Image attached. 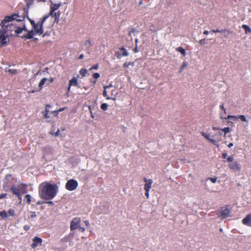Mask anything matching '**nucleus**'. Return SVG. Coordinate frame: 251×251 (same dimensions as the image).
Returning <instances> with one entry per match:
<instances>
[{
  "label": "nucleus",
  "mask_w": 251,
  "mask_h": 251,
  "mask_svg": "<svg viewBox=\"0 0 251 251\" xmlns=\"http://www.w3.org/2000/svg\"><path fill=\"white\" fill-rule=\"evenodd\" d=\"M27 10L24 8L21 15H20L19 13H15L10 16H5L0 23V25L1 26V28L0 29V32L6 33L7 36H9L12 35V32L13 31L18 35L23 31H27L25 25L22 27H19L15 24L11 23L15 20L16 22L23 21L26 17H27Z\"/></svg>",
  "instance_id": "1"
},
{
  "label": "nucleus",
  "mask_w": 251,
  "mask_h": 251,
  "mask_svg": "<svg viewBox=\"0 0 251 251\" xmlns=\"http://www.w3.org/2000/svg\"><path fill=\"white\" fill-rule=\"evenodd\" d=\"M58 191V188L56 184L45 182L40 185L39 195L43 200H51L57 195Z\"/></svg>",
  "instance_id": "2"
},
{
  "label": "nucleus",
  "mask_w": 251,
  "mask_h": 251,
  "mask_svg": "<svg viewBox=\"0 0 251 251\" xmlns=\"http://www.w3.org/2000/svg\"><path fill=\"white\" fill-rule=\"evenodd\" d=\"M118 92L116 88L112 85L105 86L103 92V95L107 100H115L117 99Z\"/></svg>",
  "instance_id": "3"
},
{
  "label": "nucleus",
  "mask_w": 251,
  "mask_h": 251,
  "mask_svg": "<svg viewBox=\"0 0 251 251\" xmlns=\"http://www.w3.org/2000/svg\"><path fill=\"white\" fill-rule=\"evenodd\" d=\"M229 162L228 164L229 169L233 172H240L241 170V165L237 161H234V157L229 156L227 158Z\"/></svg>",
  "instance_id": "4"
},
{
  "label": "nucleus",
  "mask_w": 251,
  "mask_h": 251,
  "mask_svg": "<svg viewBox=\"0 0 251 251\" xmlns=\"http://www.w3.org/2000/svg\"><path fill=\"white\" fill-rule=\"evenodd\" d=\"M47 19V16H44V17L33 27V31L36 34L40 35L43 33V24Z\"/></svg>",
  "instance_id": "5"
},
{
  "label": "nucleus",
  "mask_w": 251,
  "mask_h": 251,
  "mask_svg": "<svg viewBox=\"0 0 251 251\" xmlns=\"http://www.w3.org/2000/svg\"><path fill=\"white\" fill-rule=\"evenodd\" d=\"M77 181L74 179H71L67 181L65 185V188L67 190L72 191L75 190L78 187Z\"/></svg>",
  "instance_id": "6"
},
{
  "label": "nucleus",
  "mask_w": 251,
  "mask_h": 251,
  "mask_svg": "<svg viewBox=\"0 0 251 251\" xmlns=\"http://www.w3.org/2000/svg\"><path fill=\"white\" fill-rule=\"evenodd\" d=\"M81 221L80 218L75 217L72 219L70 223V229L71 230H75L78 229L80 226Z\"/></svg>",
  "instance_id": "7"
},
{
  "label": "nucleus",
  "mask_w": 251,
  "mask_h": 251,
  "mask_svg": "<svg viewBox=\"0 0 251 251\" xmlns=\"http://www.w3.org/2000/svg\"><path fill=\"white\" fill-rule=\"evenodd\" d=\"M22 186H23V187L25 188L26 186V185L24 184H21L18 187H17L16 185H13L10 187V190L13 195H15V196H19V194L21 193V188Z\"/></svg>",
  "instance_id": "8"
},
{
  "label": "nucleus",
  "mask_w": 251,
  "mask_h": 251,
  "mask_svg": "<svg viewBox=\"0 0 251 251\" xmlns=\"http://www.w3.org/2000/svg\"><path fill=\"white\" fill-rule=\"evenodd\" d=\"M61 12L59 11H55L53 12L52 14H50L49 13L48 14L44 15V16H47V19L50 17H52L54 18V23L58 24L59 21V18L60 16Z\"/></svg>",
  "instance_id": "9"
},
{
  "label": "nucleus",
  "mask_w": 251,
  "mask_h": 251,
  "mask_svg": "<svg viewBox=\"0 0 251 251\" xmlns=\"http://www.w3.org/2000/svg\"><path fill=\"white\" fill-rule=\"evenodd\" d=\"M71 86H75L78 88L79 87L77 77H73L72 79H71L69 80V86L67 89L68 92H69L70 91V88Z\"/></svg>",
  "instance_id": "10"
},
{
  "label": "nucleus",
  "mask_w": 251,
  "mask_h": 251,
  "mask_svg": "<svg viewBox=\"0 0 251 251\" xmlns=\"http://www.w3.org/2000/svg\"><path fill=\"white\" fill-rule=\"evenodd\" d=\"M33 243L31 245V247L33 249L36 248L38 246H41L42 243V239L37 236L34 237L33 239Z\"/></svg>",
  "instance_id": "11"
},
{
  "label": "nucleus",
  "mask_w": 251,
  "mask_h": 251,
  "mask_svg": "<svg viewBox=\"0 0 251 251\" xmlns=\"http://www.w3.org/2000/svg\"><path fill=\"white\" fill-rule=\"evenodd\" d=\"M226 119H233L234 120H238L240 119L242 122L248 123V121L247 120L246 117L244 115H240L238 116H232V115H228L227 118H226Z\"/></svg>",
  "instance_id": "12"
},
{
  "label": "nucleus",
  "mask_w": 251,
  "mask_h": 251,
  "mask_svg": "<svg viewBox=\"0 0 251 251\" xmlns=\"http://www.w3.org/2000/svg\"><path fill=\"white\" fill-rule=\"evenodd\" d=\"M61 3H53L52 2H51L50 5V10L49 12V13H50V14H52L53 12L59 9V8L61 6Z\"/></svg>",
  "instance_id": "13"
},
{
  "label": "nucleus",
  "mask_w": 251,
  "mask_h": 251,
  "mask_svg": "<svg viewBox=\"0 0 251 251\" xmlns=\"http://www.w3.org/2000/svg\"><path fill=\"white\" fill-rule=\"evenodd\" d=\"M229 213V209L227 206H226L224 209L221 211L220 217L222 219H225L228 216Z\"/></svg>",
  "instance_id": "14"
},
{
  "label": "nucleus",
  "mask_w": 251,
  "mask_h": 251,
  "mask_svg": "<svg viewBox=\"0 0 251 251\" xmlns=\"http://www.w3.org/2000/svg\"><path fill=\"white\" fill-rule=\"evenodd\" d=\"M145 184L144 185V190H150L151 187V185L152 183V180L151 179H148L146 177L143 178Z\"/></svg>",
  "instance_id": "15"
},
{
  "label": "nucleus",
  "mask_w": 251,
  "mask_h": 251,
  "mask_svg": "<svg viewBox=\"0 0 251 251\" xmlns=\"http://www.w3.org/2000/svg\"><path fill=\"white\" fill-rule=\"evenodd\" d=\"M242 222L243 224L251 227V213L247 215Z\"/></svg>",
  "instance_id": "16"
},
{
  "label": "nucleus",
  "mask_w": 251,
  "mask_h": 251,
  "mask_svg": "<svg viewBox=\"0 0 251 251\" xmlns=\"http://www.w3.org/2000/svg\"><path fill=\"white\" fill-rule=\"evenodd\" d=\"M28 33L26 34H24L22 36H19L22 38H25L26 39H32L33 37L34 34H35V32L33 30H31L30 31H27Z\"/></svg>",
  "instance_id": "17"
},
{
  "label": "nucleus",
  "mask_w": 251,
  "mask_h": 251,
  "mask_svg": "<svg viewBox=\"0 0 251 251\" xmlns=\"http://www.w3.org/2000/svg\"><path fill=\"white\" fill-rule=\"evenodd\" d=\"M8 36L6 33L0 32V47L6 43V39Z\"/></svg>",
  "instance_id": "18"
},
{
  "label": "nucleus",
  "mask_w": 251,
  "mask_h": 251,
  "mask_svg": "<svg viewBox=\"0 0 251 251\" xmlns=\"http://www.w3.org/2000/svg\"><path fill=\"white\" fill-rule=\"evenodd\" d=\"M51 107V106L50 104H46L45 110L44 112H42L43 115L45 118L49 119L50 118L48 113L50 112V108Z\"/></svg>",
  "instance_id": "19"
},
{
  "label": "nucleus",
  "mask_w": 251,
  "mask_h": 251,
  "mask_svg": "<svg viewBox=\"0 0 251 251\" xmlns=\"http://www.w3.org/2000/svg\"><path fill=\"white\" fill-rule=\"evenodd\" d=\"M121 51H122V52L121 53H118L117 55V57L118 58H120L122 56H127L128 55V53L127 51L124 48L122 47L120 49Z\"/></svg>",
  "instance_id": "20"
},
{
  "label": "nucleus",
  "mask_w": 251,
  "mask_h": 251,
  "mask_svg": "<svg viewBox=\"0 0 251 251\" xmlns=\"http://www.w3.org/2000/svg\"><path fill=\"white\" fill-rule=\"evenodd\" d=\"M47 81L48 79L46 78H43L41 80L38 85L39 91L42 89L44 85L46 84L47 85V83H48Z\"/></svg>",
  "instance_id": "21"
},
{
  "label": "nucleus",
  "mask_w": 251,
  "mask_h": 251,
  "mask_svg": "<svg viewBox=\"0 0 251 251\" xmlns=\"http://www.w3.org/2000/svg\"><path fill=\"white\" fill-rule=\"evenodd\" d=\"M176 50L179 52L183 56L186 55V51L181 47L176 48Z\"/></svg>",
  "instance_id": "22"
},
{
  "label": "nucleus",
  "mask_w": 251,
  "mask_h": 251,
  "mask_svg": "<svg viewBox=\"0 0 251 251\" xmlns=\"http://www.w3.org/2000/svg\"><path fill=\"white\" fill-rule=\"evenodd\" d=\"M242 28L245 29V33H248L251 32V29L249 27V26L246 25H243L242 26Z\"/></svg>",
  "instance_id": "23"
},
{
  "label": "nucleus",
  "mask_w": 251,
  "mask_h": 251,
  "mask_svg": "<svg viewBox=\"0 0 251 251\" xmlns=\"http://www.w3.org/2000/svg\"><path fill=\"white\" fill-rule=\"evenodd\" d=\"M0 216L3 219H6L8 217L9 215L5 211H0Z\"/></svg>",
  "instance_id": "24"
},
{
  "label": "nucleus",
  "mask_w": 251,
  "mask_h": 251,
  "mask_svg": "<svg viewBox=\"0 0 251 251\" xmlns=\"http://www.w3.org/2000/svg\"><path fill=\"white\" fill-rule=\"evenodd\" d=\"M5 70H6V71L7 72H8V73H9L10 74H16L18 73V71L16 69H7V68H6Z\"/></svg>",
  "instance_id": "25"
},
{
  "label": "nucleus",
  "mask_w": 251,
  "mask_h": 251,
  "mask_svg": "<svg viewBox=\"0 0 251 251\" xmlns=\"http://www.w3.org/2000/svg\"><path fill=\"white\" fill-rule=\"evenodd\" d=\"M87 73V71L86 69L82 68L79 71V74L81 75L82 77L85 76Z\"/></svg>",
  "instance_id": "26"
},
{
  "label": "nucleus",
  "mask_w": 251,
  "mask_h": 251,
  "mask_svg": "<svg viewBox=\"0 0 251 251\" xmlns=\"http://www.w3.org/2000/svg\"><path fill=\"white\" fill-rule=\"evenodd\" d=\"M84 45L85 47H86L87 48H90L91 46H92V44H91V41L90 40H86L84 43Z\"/></svg>",
  "instance_id": "27"
},
{
  "label": "nucleus",
  "mask_w": 251,
  "mask_h": 251,
  "mask_svg": "<svg viewBox=\"0 0 251 251\" xmlns=\"http://www.w3.org/2000/svg\"><path fill=\"white\" fill-rule=\"evenodd\" d=\"M25 199L26 201V203L28 204H30L31 197L29 194H27L25 196Z\"/></svg>",
  "instance_id": "28"
},
{
  "label": "nucleus",
  "mask_w": 251,
  "mask_h": 251,
  "mask_svg": "<svg viewBox=\"0 0 251 251\" xmlns=\"http://www.w3.org/2000/svg\"><path fill=\"white\" fill-rule=\"evenodd\" d=\"M215 33L225 32H226L228 34H230V33H232V31L228 30H226V29H221V30L216 29V30H215Z\"/></svg>",
  "instance_id": "29"
},
{
  "label": "nucleus",
  "mask_w": 251,
  "mask_h": 251,
  "mask_svg": "<svg viewBox=\"0 0 251 251\" xmlns=\"http://www.w3.org/2000/svg\"><path fill=\"white\" fill-rule=\"evenodd\" d=\"M134 62H129L128 63L126 62L124 64V68H128L130 65L134 66Z\"/></svg>",
  "instance_id": "30"
},
{
  "label": "nucleus",
  "mask_w": 251,
  "mask_h": 251,
  "mask_svg": "<svg viewBox=\"0 0 251 251\" xmlns=\"http://www.w3.org/2000/svg\"><path fill=\"white\" fill-rule=\"evenodd\" d=\"M100 108L103 110H104V111L106 110L108 108V105L105 103H102V104H101V105L100 106Z\"/></svg>",
  "instance_id": "31"
},
{
  "label": "nucleus",
  "mask_w": 251,
  "mask_h": 251,
  "mask_svg": "<svg viewBox=\"0 0 251 251\" xmlns=\"http://www.w3.org/2000/svg\"><path fill=\"white\" fill-rule=\"evenodd\" d=\"M221 130L225 132V134L230 131V129L229 127H225L223 129H221Z\"/></svg>",
  "instance_id": "32"
},
{
  "label": "nucleus",
  "mask_w": 251,
  "mask_h": 251,
  "mask_svg": "<svg viewBox=\"0 0 251 251\" xmlns=\"http://www.w3.org/2000/svg\"><path fill=\"white\" fill-rule=\"evenodd\" d=\"M7 214L11 216H14L15 212L14 209H10L8 210Z\"/></svg>",
  "instance_id": "33"
},
{
  "label": "nucleus",
  "mask_w": 251,
  "mask_h": 251,
  "mask_svg": "<svg viewBox=\"0 0 251 251\" xmlns=\"http://www.w3.org/2000/svg\"><path fill=\"white\" fill-rule=\"evenodd\" d=\"M201 135L202 136H203L205 139H206L207 140H208V141L209 140V139H210L209 137V135L208 134H207L206 133L203 132H202L201 133Z\"/></svg>",
  "instance_id": "34"
},
{
  "label": "nucleus",
  "mask_w": 251,
  "mask_h": 251,
  "mask_svg": "<svg viewBox=\"0 0 251 251\" xmlns=\"http://www.w3.org/2000/svg\"><path fill=\"white\" fill-rule=\"evenodd\" d=\"M99 64H95L93 65L90 68V71H92L93 70H97L98 69Z\"/></svg>",
  "instance_id": "35"
},
{
  "label": "nucleus",
  "mask_w": 251,
  "mask_h": 251,
  "mask_svg": "<svg viewBox=\"0 0 251 251\" xmlns=\"http://www.w3.org/2000/svg\"><path fill=\"white\" fill-rule=\"evenodd\" d=\"M93 77L94 79H97L100 77V75L98 73H96L93 74Z\"/></svg>",
  "instance_id": "36"
},
{
  "label": "nucleus",
  "mask_w": 251,
  "mask_h": 251,
  "mask_svg": "<svg viewBox=\"0 0 251 251\" xmlns=\"http://www.w3.org/2000/svg\"><path fill=\"white\" fill-rule=\"evenodd\" d=\"M186 66H187L186 63L185 62H184L180 67V72H181V71H182Z\"/></svg>",
  "instance_id": "37"
},
{
  "label": "nucleus",
  "mask_w": 251,
  "mask_h": 251,
  "mask_svg": "<svg viewBox=\"0 0 251 251\" xmlns=\"http://www.w3.org/2000/svg\"><path fill=\"white\" fill-rule=\"evenodd\" d=\"M30 213H31V215L29 217L30 218L33 219L36 217V214L35 212H31Z\"/></svg>",
  "instance_id": "38"
},
{
  "label": "nucleus",
  "mask_w": 251,
  "mask_h": 251,
  "mask_svg": "<svg viewBox=\"0 0 251 251\" xmlns=\"http://www.w3.org/2000/svg\"><path fill=\"white\" fill-rule=\"evenodd\" d=\"M54 80V78L53 77H50L49 79H48L47 85H49L50 83H52Z\"/></svg>",
  "instance_id": "39"
},
{
  "label": "nucleus",
  "mask_w": 251,
  "mask_h": 251,
  "mask_svg": "<svg viewBox=\"0 0 251 251\" xmlns=\"http://www.w3.org/2000/svg\"><path fill=\"white\" fill-rule=\"evenodd\" d=\"M209 141L211 143H212V144H213L214 145H216L217 147H219V145L216 143V141L214 140V139H212L210 138L209 139Z\"/></svg>",
  "instance_id": "40"
},
{
  "label": "nucleus",
  "mask_w": 251,
  "mask_h": 251,
  "mask_svg": "<svg viewBox=\"0 0 251 251\" xmlns=\"http://www.w3.org/2000/svg\"><path fill=\"white\" fill-rule=\"evenodd\" d=\"M209 179L213 183H215L217 181V177H209Z\"/></svg>",
  "instance_id": "41"
},
{
  "label": "nucleus",
  "mask_w": 251,
  "mask_h": 251,
  "mask_svg": "<svg viewBox=\"0 0 251 251\" xmlns=\"http://www.w3.org/2000/svg\"><path fill=\"white\" fill-rule=\"evenodd\" d=\"M7 197L6 193H3L0 195V199L6 198Z\"/></svg>",
  "instance_id": "42"
},
{
  "label": "nucleus",
  "mask_w": 251,
  "mask_h": 251,
  "mask_svg": "<svg viewBox=\"0 0 251 251\" xmlns=\"http://www.w3.org/2000/svg\"><path fill=\"white\" fill-rule=\"evenodd\" d=\"M51 113L53 114L54 116L57 117L58 114L57 110L52 111Z\"/></svg>",
  "instance_id": "43"
},
{
  "label": "nucleus",
  "mask_w": 251,
  "mask_h": 251,
  "mask_svg": "<svg viewBox=\"0 0 251 251\" xmlns=\"http://www.w3.org/2000/svg\"><path fill=\"white\" fill-rule=\"evenodd\" d=\"M30 227L29 225H25L24 226V230L27 231L30 229Z\"/></svg>",
  "instance_id": "44"
},
{
  "label": "nucleus",
  "mask_w": 251,
  "mask_h": 251,
  "mask_svg": "<svg viewBox=\"0 0 251 251\" xmlns=\"http://www.w3.org/2000/svg\"><path fill=\"white\" fill-rule=\"evenodd\" d=\"M205 39H201L199 41V43L201 45H204L205 44Z\"/></svg>",
  "instance_id": "45"
},
{
  "label": "nucleus",
  "mask_w": 251,
  "mask_h": 251,
  "mask_svg": "<svg viewBox=\"0 0 251 251\" xmlns=\"http://www.w3.org/2000/svg\"><path fill=\"white\" fill-rule=\"evenodd\" d=\"M90 81L92 83V85L94 86L97 82V79H90Z\"/></svg>",
  "instance_id": "46"
},
{
  "label": "nucleus",
  "mask_w": 251,
  "mask_h": 251,
  "mask_svg": "<svg viewBox=\"0 0 251 251\" xmlns=\"http://www.w3.org/2000/svg\"><path fill=\"white\" fill-rule=\"evenodd\" d=\"M48 201H46V202L45 201V203H48L50 205H52V206L54 205V203L52 201H50V200H48Z\"/></svg>",
  "instance_id": "47"
},
{
  "label": "nucleus",
  "mask_w": 251,
  "mask_h": 251,
  "mask_svg": "<svg viewBox=\"0 0 251 251\" xmlns=\"http://www.w3.org/2000/svg\"><path fill=\"white\" fill-rule=\"evenodd\" d=\"M11 177H12V175L10 174H7L6 175L5 178L7 180H8L9 179V178Z\"/></svg>",
  "instance_id": "48"
},
{
  "label": "nucleus",
  "mask_w": 251,
  "mask_h": 251,
  "mask_svg": "<svg viewBox=\"0 0 251 251\" xmlns=\"http://www.w3.org/2000/svg\"><path fill=\"white\" fill-rule=\"evenodd\" d=\"M222 157H223V158H224V159H226V158L227 159V158L228 157H227V153H226V152L223 153L222 154Z\"/></svg>",
  "instance_id": "49"
},
{
  "label": "nucleus",
  "mask_w": 251,
  "mask_h": 251,
  "mask_svg": "<svg viewBox=\"0 0 251 251\" xmlns=\"http://www.w3.org/2000/svg\"><path fill=\"white\" fill-rule=\"evenodd\" d=\"M220 108H221V109H222L224 111V112L225 113H226V109L225 108V107H224V105H223V104L220 105Z\"/></svg>",
  "instance_id": "50"
},
{
  "label": "nucleus",
  "mask_w": 251,
  "mask_h": 251,
  "mask_svg": "<svg viewBox=\"0 0 251 251\" xmlns=\"http://www.w3.org/2000/svg\"><path fill=\"white\" fill-rule=\"evenodd\" d=\"M29 21H30V24H31V25H32V27H33L35 25V24H36V23H35L34 22V21H33V20H29Z\"/></svg>",
  "instance_id": "51"
},
{
  "label": "nucleus",
  "mask_w": 251,
  "mask_h": 251,
  "mask_svg": "<svg viewBox=\"0 0 251 251\" xmlns=\"http://www.w3.org/2000/svg\"><path fill=\"white\" fill-rule=\"evenodd\" d=\"M149 191L150 190H145V195L147 198H149Z\"/></svg>",
  "instance_id": "52"
},
{
  "label": "nucleus",
  "mask_w": 251,
  "mask_h": 251,
  "mask_svg": "<svg viewBox=\"0 0 251 251\" xmlns=\"http://www.w3.org/2000/svg\"><path fill=\"white\" fill-rule=\"evenodd\" d=\"M78 228H79V230H80L81 232H84V231H85V228H84V227H81L80 226H79V227H78Z\"/></svg>",
  "instance_id": "53"
},
{
  "label": "nucleus",
  "mask_w": 251,
  "mask_h": 251,
  "mask_svg": "<svg viewBox=\"0 0 251 251\" xmlns=\"http://www.w3.org/2000/svg\"><path fill=\"white\" fill-rule=\"evenodd\" d=\"M66 109V107H63V108H59V109H58L57 110L58 112L59 113L60 112L64 111Z\"/></svg>",
  "instance_id": "54"
},
{
  "label": "nucleus",
  "mask_w": 251,
  "mask_h": 251,
  "mask_svg": "<svg viewBox=\"0 0 251 251\" xmlns=\"http://www.w3.org/2000/svg\"><path fill=\"white\" fill-rule=\"evenodd\" d=\"M133 52L134 53H137L138 52V49L137 46H136L135 48L133 49Z\"/></svg>",
  "instance_id": "55"
},
{
  "label": "nucleus",
  "mask_w": 251,
  "mask_h": 251,
  "mask_svg": "<svg viewBox=\"0 0 251 251\" xmlns=\"http://www.w3.org/2000/svg\"><path fill=\"white\" fill-rule=\"evenodd\" d=\"M17 198H18V200L20 201H22V197H21V193L19 194V196L18 195H16Z\"/></svg>",
  "instance_id": "56"
},
{
  "label": "nucleus",
  "mask_w": 251,
  "mask_h": 251,
  "mask_svg": "<svg viewBox=\"0 0 251 251\" xmlns=\"http://www.w3.org/2000/svg\"><path fill=\"white\" fill-rule=\"evenodd\" d=\"M60 133V130L59 129H58L56 132L54 133V136H58L59 134Z\"/></svg>",
  "instance_id": "57"
},
{
  "label": "nucleus",
  "mask_w": 251,
  "mask_h": 251,
  "mask_svg": "<svg viewBox=\"0 0 251 251\" xmlns=\"http://www.w3.org/2000/svg\"><path fill=\"white\" fill-rule=\"evenodd\" d=\"M143 1L148 2L149 1V0H140L139 3V5L142 4Z\"/></svg>",
  "instance_id": "58"
},
{
  "label": "nucleus",
  "mask_w": 251,
  "mask_h": 251,
  "mask_svg": "<svg viewBox=\"0 0 251 251\" xmlns=\"http://www.w3.org/2000/svg\"><path fill=\"white\" fill-rule=\"evenodd\" d=\"M84 58V55L83 54H81L79 55V56L78 57V59H82Z\"/></svg>",
  "instance_id": "59"
},
{
  "label": "nucleus",
  "mask_w": 251,
  "mask_h": 251,
  "mask_svg": "<svg viewBox=\"0 0 251 251\" xmlns=\"http://www.w3.org/2000/svg\"><path fill=\"white\" fill-rule=\"evenodd\" d=\"M84 224H85V225L86 226H89V222L88 221H84Z\"/></svg>",
  "instance_id": "60"
},
{
  "label": "nucleus",
  "mask_w": 251,
  "mask_h": 251,
  "mask_svg": "<svg viewBox=\"0 0 251 251\" xmlns=\"http://www.w3.org/2000/svg\"><path fill=\"white\" fill-rule=\"evenodd\" d=\"M44 203H45V201L41 202V201H39L37 202L36 204L37 205H40V204H42Z\"/></svg>",
  "instance_id": "61"
},
{
  "label": "nucleus",
  "mask_w": 251,
  "mask_h": 251,
  "mask_svg": "<svg viewBox=\"0 0 251 251\" xmlns=\"http://www.w3.org/2000/svg\"><path fill=\"white\" fill-rule=\"evenodd\" d=\"M233 146V144L232 143H230L228 145V148H231L232 147V146Z\"/></svg>",
  "instance_id": "62"
},
{
  "label": "nucleus",
  "mask_w": 251,
  "mask_h": 251,
  "mask_svg": "<svg viewBox=\"0 0 251 251\" xmlns=\"http://www.w3.org/2000/svg\"><path fill=\"white\" fill-rule=\"evenodd\" d=\"M212 129H213V130H219V129H220V128H217V127H214V126H213V127H212Z\"/></svg>",
  "instance_id": "63"
},
{
  "label": "nucleus",
  "mask_w": 251,
  "mask_h": 251,
  "mask_svg": "<svg viewBox=\"0 0 251 251\" xmlns=\"http://www.w3.org/2000/svg\"><path fill=\"white\" fill-rule=\"evenodd\" d=\"M208 33H209V31H207V30H205L203 32V34H205V35H207V34H208Z\"/></svg>",
  "instance_id": "64"
}]
</instances>
